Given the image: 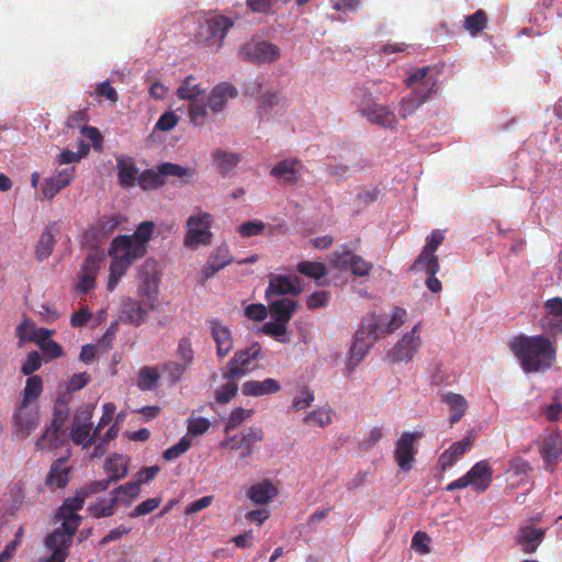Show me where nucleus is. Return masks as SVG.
Here are the masks:
<instances>
[{
  "label": "nucleus",
  "instance_id": "obj_35",
  "mask_svg": "<svg viewBox=\"0 0 562 562\" xmlns=\"http://www.w3.org/2000/svg\"><path fill=\"white\" fill-rule=\"evenodd\" d=\"M66 458H60L55 461L46 476V484L50 487L61 488L69 481V470L65 465Z\"/></svg>",
  "mask_w": 562,
  "mask_h": 562
},
{
  "label": "nucleus",
  "instance_id": "obj_15",
  "mask_svg": "<svg viewBox=\"0 0 562 562\" xmlns=\"http://www.w3.org/2000/svg\"><path fill=\"white\" fill-rule=\"evenodd\" d=\"M109 254L133 265L134 261L143 258L146 251L133 241L132 236L119 235L112 240Z\"/></svg>",
  "mask_w": 562,
  "mask_h": 562
},
{
  "label": "nucleus",
  "instance_id": "obj_41",
  "mask_svg": "<svg viewBox=\"0 0 562 562\" xmlns=\"http://www.w3.org/2000/svg\"><path fill=\"white\" fill-rule=\"evenodd\" d=\"M202 92L203 90L196 82V78L192 75H189L182 80L176 93L181 100L194 101L199 95L202 94Z\"/></svg>",
  "mask_w": 562,
  "mask_h": 562
},
{
  "label": "nucleus",
  "instance_id": "obj_44",
  "mask_svg": "<svg viewBox=\"0 0 562 562\" xmlns=\"http://www.w3.org/2000/svg\"><path fill=\"white\" fill-rule=\"evenodd\" d=\"M123 313L126 315L128 322L135 326H139L147 318V311L135 300H127L124 303Z\"/></svg>",
  "mask_w": 562,
  "mask_h": 562
},
{
  "label": "nucleus",
  "instance_id": "obj_56",
  "mask_svg": "<svg viewBox=\"0 0 562 562\" xmlns=\"http://www.w3.org/2000/svg\"><path fill=\"white\" fill-rule=\"evenodd\" d=\"M87 497V493H85L83 488L77 491L75 496L68 497L64 501L63 505L58 509L59 514H76L77 510H80L83 507Z\"/></svg>",
  "mask_w": 562,
  "mask_h": 562
},
{
  "label": "nucleus",
  "instance_id": "obj_5",
  "mask_svg": "<svg viewBox=\"0 0 562 562\" xmlns=\"http://www.w3.org/2000/svg\"><path fill=\"white\" fill-rule=\"evenodd\" d=\"M493 481V470L486 460L476 462L463 476L452 481L446 486V491L465 488L472 486L476 493L485 492Z\"/></svg>",
  "mask_w": 562,
  "mask_h": 562
},
{
  "label": "nucleus",
  "instance_id": "obj_53",
  "mask_svg": "<svg viewBox=\"0 0 562 562\" xmlns=\"http://www.w3.org/2000/svg\"><path fill=\"white\" fill-rule=\"evenodd\" d=\"M429 70V67H423L412 74L406 79V86L408 88H412L414 85L419 83V86L416 89H426L432 87V93L436 91V81L431 78H427V72Z\"/></svg>",
  "mask_w": 562,
  "mask_h": 562
},
{
  "label": "nucleus",
  "instance_id": "obj_7",
  "mask_svg": "<svg viewBox=\"0 0 562 562\" xmlns=\"http://www.w3.org/2000/svg\"><path fill=\"white\" fill-rule=\"evenodd\" d=\"M393 91L391 83H383L381 81H368L361 86H357L352 90L353 99L357 103L358 111L363 114V110H370V106L375 105L382 95L389 94Z\"/></svg>",
  "mask_w": 562,
  "mask_h": 562
},
{
  "label": "nucleus",
  "instance_id": "obj_22",
  "mask_svg": "<svg viewBox=\"0 0 562 562\" xmlns=\"http://www.w3.org/2000/svg\"><path fill=\"white\" fill-rule=\"evenodd\" d=\"M75 167L65 168L56 176L45 179L42 187L43 198L46 200L54 199L60 190L66 188L74 180Z\"/></svg>",
  "mask_w": 562,
  "mask_h": 562
},
{
  "label": "nucleus",
  "instance_id": "obj_14",
  "mask_svg": "<svg viewBox=\"0 0 562 562\" xmlns=\"http://www.w3.org/2000/svg\"><path fill=\"white\" fill-rule=\"evenodd\" d=\"M233 25L232 21L223 15H216L205 22V26L199 33L206 46L216 49L223 44L226 31Z\"/></svg>",
  "mask_w": 562,
  "mask_h": 562
},
{
  "label": "nucleus",
  "instance_id": "obj_11",
  "mask_svg": "<svg viewBox=\"0 0 562 562\" xmlns=\"http://www.w3.org/2000/svg\"><path fill=\"white\" fill-rule=\"evenodd\" d=\"M262 440L263 430L260 427H250L245 432H243L240 437L232 436L225 438L221 441V447L231 450L243 449L240 458L245 459L252 454L254 443L260 442Z\"/></svg>",
  "mask_w": 562,
  "mask_h": 562
},
{
  "label": "nucleus",
  "instance_id": "obj_18",
  "mask_svg": "<svg viewBox=\"0 0 562 562\" xmlns=\"http://www.w3.org/2000/svg\"><path fill=\"white\" fill-rule=\"evenodd\" d=\"M206 323L209 325L211 336L216 345V356L220 359H223L234 347L232 331L228 326L216 318L209 319Z\"/></svg>",
  "mask_w": 562,
  "mask_h": 562
},
{
  "label": "nucleus",
  "instance_id": "obj_6",
  "mask_svg": "<svg viewBox=\"0 0 562 562\" xmlns=\"http://www.w3.org/2000/svg\"><path fill=\"white\" fill-rule=\"evenodd\" d=\"M92 411L93 408L90 406L80 407L72 417L70 439L83 449L91 447L98 438V435H94V429H92Z\"/></svg>",
  "mask_w": 562,
  "mask_h": 562
},
{
  "label": "nucleus",
  "instance_id": "obj_24",
  "mask_svg": "<svg viewBox=\"0 0 562 562\" xmlns=\"http://www.w3.org/2000/svg\"><path fill=\"white\" fill-rule=\"evenodd\" d=\"M363 117L371 124L379 125L383 128L395 130L397 126V119L394 112L384 104L376 103L370 106V110H363Z\"/></svg>",
  "mask_w": 562,
  "mask_h": 562
},
{
  "label": "nucleus",
  "instance_id": "obj_52",
  "mask_svg": "<svg viewBox=\"0 0 562 562\" xmlns=\"http://www.w3.org/2000/svg\"><path fill=\"white\" fill-rule=\"evenodd\" d=\"M154 227H155V224L154 222L151 221H145V222H142L136 231L134 232L133 235H131L133 237V241L138 245L139 247H142L143 250H147V243L149 241V239L151 238V235L154 233Z\"/></svg>",
  "mask_w": 562,
  "mask_h": 562
},
{
  "label": "nucleus",
  "instance_id": "obj_17",
  "mask_svg": "<svg viewBox=\"0 0 562 562\" xmlns=\"http://www.w3.org/2000/svg\"><path fill=\"white\" fill-rule=\"evenodd\" d=\"M304 166L297 158H288L277 162L270 170V176L284 184L294 186L301 177Z\"/></svg>",
  "mask_w": 562,
  "mask_h": 562
},
{
  "label": "nucleus",
  "instance_id": "obj_51",
  "mask_svg": "<svg viewBox=\"0 0 562 562\" xmlns=\"http://www.w3.org/2000/svg\"><path fill=\"white\" fill-rule=\"evenodd\" d=\"M486 23L487 15L481 9L464 19V27L471 35H476L482 32L486 27Z\"/></svg>",
  "mask_w": 562,
  "mask_h": 562
},
{
  "label": "nucleus",
  "instance_id": "obj_45",
  "mask_svg": "<svg viewBox=\"0 0 562 562\" xmlns=\"http://www.w3.org/2000/svg\"><path fill=\"white\" fill-rule=\"evenodd\" d=\"M296 270L301 274L314 280H319L328 273L326 266L319 261H301L297 263Z\"/></svg>",
  "mask_w": 562,
  "mask_h": 562
},
{
  "label": "nucleus",
  "instance_id": "obj_39",
  "mask_svg": "<svg viewBox=\"0 0 562 562\" xmlns=\"http://www.w3.org/2000/svg\"><path fill=\"white\" fill-rule=\"evenodd\" d=\"M189 369L186 363L178 360L165 361L160 367L162 376L171 384L180 382Z\"/></svg>",
  "mask_w": 562,
  "mask_h": 562
},
{
  "label": "nucleus",
  "instance_id": "obj_2",
  "mask_svg": "<svg viewBox=\"0 0 562 562\" xmlns=\"http://www.w3.org/2000/svg\"><path fill=\"white\" fill-rule=\"evenodd\" d=\"M509 349L519 360L522 370L536 373L549 370L557 358V349L552 341L543 336L519 335L509 342Z\"/></svg>",
  "mask_w": 562,
  "mask_h": 562
},
{
  "label": "nucleus",
  "instance_id": "obj_38",
  "mask_svg": "<svg viewBox=\"0 0 562 562\" xmlns=\"http://www.w3.org/2000/svg\"><path fill=\"white\" fill-rule=\"evenodd\" d=\"M439 267L440 265L438 257L434 252L422 249L420 254L413 262L411 270L425 271L427 274H432L439 271Z\"/></svg>",
  "mask_w": 562,
  "mask_h": 562
},
{
  "label": "nucleus",
  "instance_id": "obj_10",
  "mask_svg": "<svg viewBox=\"0 0 562 562\" xmlns=\"http://www.w3.org/2000/svg\"><path fill=\"white\" fill-rule=\"evenodd\" d=\"M71 544L69 536L61 535L59 528L54 529L44 539V548L48 555L43 558L42 562H65Z\"/></svg>",
  "mask_w": 562,
  "mask_h": 562
},
{
  "label": "nucleus",
  "instance_id": "obj_34",
  "mask_svg": "<svg viewBox=\"0 0 562 562\" xmlns=\"http://www.w3.org/2000/svg\"><path fill=\"white\" fill-rule=\"evenodd\" d=\"M213 161L222 176L229 173L240 162V155L216 148L212 151Z\"/></svg>",
  "mask_w": 562,
  "mask_h": 562
},
{
  "label": "nucleus",
  "instance_id": "obj_16",
  "mask_svg": "<svg viewBox=\"0 0 562 562\" xmlns=\"http://www.w3.org/2000/svg\"><path fill=\"white\" fill-rule=\"evenodd\" d=\"M303 292L299 277L290 276H270L269 285L266 290V297L271 301L273 296L285 294L299 295Z\"/></svg>",
  "mask_w": 562,
  "mask_h": 562
},
{
  "label": "nucleus",
  "instance_id": "obj_3",
  "mask_svg": "<svg viewBox=\"0 0 562 562\" xmlns=\"http://www.w3.org/2000/svg\"><path fill=\"white\" fill-rule=\"evenodd\" d=\"M213 221L211 213L196 209L195 212L188 217L186 223L187 232L183 240L184 246L196 248L199 246L211 245L213 237L211 227Z\"/></svg>",
  "mask_w": 562,
  "mask_h": 562
},
{
  "label": "nucleus",
  "instance_id": "obj_9",
  "mask_svg": "<svg viewBox=\"0 0 562 562\" xmlns=\"http://www.w3.org/2000/svg\"><path fill=\"white\" fill-rule=\"evenodd\" d=\"M69 416V407H55L50 425L46 428L44 434L36 440L35 447L38 450L57 448L61 440L59 438V430L64 426Z\"/></svg>",
  "mask_w": 562,
  "mask_h": 562
},
{
  "label": "nucleus",
  "instance_id": "obj_55",
  "mask_svg": "<svg viewBox=\"0 0 562 562\" xmlns=\"http://www.w3.org/2000/svg\"><path fill=\"white\" fill-rule=\"evenodd\" d=\"M207 108H209L207 103L204 104L198 100L191 101L189 109H188V114H189L190 122L194 126L204 125V123L207 120Z\"/></svg>",
  "mask_w": 562,
  "mask_h": 562
},
{
  "label": "nucleus",
  "instance_id": "obj_58",
  "mask_svg": "<svg viewBox=\"0 0 562 562\" xmlns=\"http://www.w3.org/2000/svg\"><path fill=\"white\" fill-rule=\"evenodd\" d=\"M103 256L94 249L88 254L81 266V272L97 278Z\"/></svg>",
  "mask_w": 562,
  "mask_h": 562
},
{
  "label": "nucleus",
  "instance_id": "obj_59",
  "mask_svg": "<svg viewBox=\"0 0 562 562\" xmlns=\"http://www.w3.org/2000/svg\"><path fill=\"white\" fill-rule=\"evenodd\" d=\"M158 170H159L162 179H165L167 177L182 178V177H187V176H192V171L190 168L182 167L180 165L172 164V162H164V164L159 165Z\"/></svg>",
  "mask_w": 562,
  "mask_h": 562
},
{
  "label": "nucleus",
  "instance_id": "obj_32",
  "mask_svg": "<svg viewBox=\"0 0 562 562\" xmlns=\"http://www.w3.org/2000/svg\"><path fill=\"white\" fill-rule=\"evenodd\" d=\"M277 495V487L268 480L251 485L247 492L248 498L256 505H266Z\"/></svg>",
  "mask_w": 562,
  "mask_h": 562
},
{
  "label": "nucleus",
  "instance_id": "obj_8",
  "mask_svg": "<svg viewBox=\"0 0 562 562\" xmlns=\"http://www.w3.org/2000/svg\"><path fill=\"white\" fill-rule=\"evenodd\" d=\"M423 437L422 432L405 431L395 442L394 460L403 472H409L413 469L417 447L415 442Z\"/></svg>",
  "mask_w": 562,
  "mask_h": 562
},
{
  "label": "nucleus",
  "instance_id": "obj_50",
  "mask_svg": "<svg viewBox=\"0 0 562 562\" xmlns=\"http://www.w3.org/2000/svg\"><path fill=\"white\" fill-rule=\"evenodd\" d=\"M331 408L327 405L316 408L304 417V423L311 426L325 427L331 424Z\"/></svg>",
  "mask_w": 562,
  "mask_h": 562
},
{
  "label": "nucleus",
  "instance_id": "obj_21",
  "mask_svg": "<svg viewBox=\"0 0 562 562\" xmlns=\"http://www.w3.org/2000/svg\"><path fill=\"white\" fill-rule=\"evenodd\" d=\"M237 89L229 82H221L216 85L207 97V106L213 113L222 112L228 99L236 98Z\"/></svg>",
  "mask_w": 562,
  "mask_h": 562
},
{
  "label": "nucleus",
  "instance_id": "obj_47",
  "mask_svg": "<svg viewBox=\"0 0 562 562\" xmlns=\"http://www.w3.org/2000/svg\"><path fill=\"white\" fill-rule=\"evenodd\" d=\"M160 374L155 367H143L138 373L137 386L142 391H150L156 387Z\"/></svg>",
  "mask_w": 562,
  "mask_h": 562
},
{
  "label": "nucleus",
  "instance_id": "obj_57",
  "mask_svg": "<svg viewBox=\"0 0 562 562\" xmlns=\"http://www.w3.org/2000/svg\"><path fill=\"white\" fill-rule=\"evenodd\" d=\"M139 493L140 485L136 481H130L113 491L114 496H122L125 498V502H122L125 505H130L132 501L139 495Z\"/></svg>",
  "mask_w": 562,
  "mask_h": 562
},
{
  "label": "nucleus",
  "instance_id": "obj_36",
  "mask_svg": "<svg viewBox=\"0 0 562 562\" xmlns=\"http://www.w3.org/2000/svg\"><path fill=\"white\" fill-rule=\"evenodd\" d=\"M442 401L448 405L451 412L449 418L450 425L452 426L460 422L468 408L467 400L461 394L449 392L443 395Z\"/></svg>",
  "mask_w": 562,
  "mask_h": 562
},
{
  "label": "nucleus",
  "instance_id": "obj_12",
  "mask_svg": "<svg viewBox=\"0 0 562 562\" xmlns=\"http://www.w3.org/2000/svg\"><path fill=\"white\" fill-rule=\"evenodd\" d=\"M240 54L247 61L263 64L277 60L280 57V49L272 43L261 41L245 44Z\"/></svg>",
  "mask_w": 562,
  "mask_h": 562
},
{
  "label": "nucleus",
  "instance_id": "obj_49",
  "mask_svg": "<svg viewBox=\"0 0 562 562\" xmlns=\"http://www.w3.org/2000/svg\"><path fill=\"white\" fill-rule=\"evenodd\" d=\"M195 351L189 337H181L177 342V360L186 363L189 368L193 366Z\"/></svg>",
  "mask_w": 562,
  "mask_h": 562
},
{
  "label": "nucleus",
  "instance_id": "obj_48",
  "mask_svg": "<svg viewBox=\"0 0 562 562\" xmlns=\"http://www.w3.org/2000/svg\"><path fill=\"white\" fill-rule=\"evenodd\" d=\"M120 502H125V498L122 496H113L108 502H100L89 506L88 510L94 518L110 517L114 514L115 506Z\"/></svg>",
  "mask_w": 562,
  "mask_h": 562
},
{
  "label": "nucleus",
  "instance_id": "obj_46",
  "mask_svg": "<svg viewBox=\"0 0 562 562\" xmlns=\"http://www.w3.org/2000/svg\"><path fill=\"white\" fill-rule=\"evenodd\" d=\"M286 100L280 92L268 91L261 95L259 114L266 115L274 108L284 109Z\"/></svg>",
  "mask_w": 562,
  "mask_h": 562
},
{
  "label": "nucleus",
  "instance_id": "obj_60",
  "mask_svg": "<svg viewBox=\"0 0 562 562\" xmlns=\"http://www.w3.org/2000/svg\"><path fill=\"white\" fill-rule=\"evenodd\" d=\"M262 333L269 336L277 338L278 341L288 342L289 339L285 338L286 335V323L278 322H267L262 326Z\"/></svg>",
  "mask_w": 562,
  "mask_h": 562
},
{
  "label": "nucleus",
  "instance_id": "obj_28",
  "mask_svg": "<svg viewBox=\"0 0 562 562\" xmlns=\"http://www.w3.org/2000/svg\"><path fill=\"white\" fill-rule=\"evenodd\" d=\"M233 262L227 245L218 246L202 269L205 279L214 277L221 269Z\"/></svg>",
  "mask_w": 562,
  "mask_h": 562
},
{
  "label": "nucleus",
  "instance_id": "obj_42",
  "mask_svg": "<svg viewBox=\"0 0 562 562\" xmlns=\"http://www.w3.org/2000/svg\"><path fill=\"white\" fill-rule=\"evenodd\" d=\"M110 276L106 284L108 291H114L120 279L125 276L127 269L132 266L131 263L119 259L115 256H111Z\"/></svg>",
  "mask_w": 562,
  "mask_h": 562
},
{
  "label": "nucleus",
  "instance_id": "obj_13",
  "mask_svg": "<svg viewBox=\"0 0 562 562\" xmlns=\"http://www.w3.org/2000/svg\"><path fill=\"white\" fill-rule=\"evenodd\" d=\"M543 311L544 314L539 322L542 330L550 336L562 334V297L548 299L543 303Z\"/></svg>",
  "mask_w": 562,
  "mask_h": 562
},
{
  "label": "nucleus",
  "instance_id": "obj_40",
  "mask_svg": "<svg viewBox=\"0 0 562 562\" xmlns=\"http://www.w3.org/2000/svg\"><path fill=\"white\" fill-rule=\"evenodd\" d=\"M43 392V379L40 375H31L26 379L21 405L29 407Z\"/></svg>",
  "mask_w": 562,
  "mask_h": 562
},
{
  "label": "nucleus",
  "instance_id": "obj_54",
  "mask_svg": "<svg viewBox=\"0 0 562 562\" xmlns=\"http://www.w3.org/2000/svg\"><path fill=\"white\" fill-rule=\"evenodd\" d=\"M57 517L63 519L61 528H59V532L61 535L69 536V539L72 540V537L75 536L76 531L78 530L80 522H81V516L78 514H59L57 513Z\"/></svg>",
  "mask_w": 562,
  "mask_h": 562
},
{
  "label": "nucleus",
  "instance_id": "obj_1",
  "mask_svg": "<svg viewBox=\"0 0 562 562\" xmlns=\"http://www.w3.org/2000/svg\"><path fill=\"white\" fill-rule=\"evenodd\" d=\"M406 316V310L398 306L393 308L390 321L374 312L367 314L361 319L360 326L353 336V342L348 352V367L352 370L358 366L364 359L374 341L397 330L404 324Z\"/></svg>",
  "mask_w": 562,
  "mask_h": 562
},
{
  "label": "nucleus",
  "instance_id": "obj_26",
  "mask_svg": "<svg viewBox=\"0 0 562 562\" xmlns=\"http://www.w3.org/2000/svg\"><path fill=\"white\" fill-rule=\"evenodd\" d=\"M16 431L25 437L35 430L40 424V414L37 411H29V407L20 405L13 415Z\"/></svg>",
  "mask_w": 562,
  "mask_h": 562
},
{
  "label": "nucleus",
  "instance_id": "obj_30",
  "mask_svg": "<svg viewBox=\"0 0 562 562\" xmlns=\"http://www.w3.org/2000/svg\"><path fill=\"white\" fill-rule=\"evenodd\" d=\"M281 390L280 383L272 378H267L263 381L251 380L243 383L241 393L245 396H263L276 394Z\"/></svg>",
  "mask_w": 562,
  "mask_h": 562
},
{
  "label": "nucleus",
  "instance_id": "obj_62",
  "mask_svg": "<svg viewBox=\"0 0 562 562\" xmlns=\"http://www.w3.org/2000/svg\"><path fill=\"white\" fill-rule=\"evenodd\" d=\"M544 416L550 422L562 419V392L557 391L553 395V402L543 409Z\"/></svg>",
  "mask_w": 562,
  "mask_h": 562
},
{
  "label": "nucleus",
  "instance_id": "obj_27",
  "mask_svg": "<svg viewBox=\"0 0 562 562\" xmlns=\"http://www.w3.org/2000/svg\"><path fill=\"white\" fill-rule=\"evenodd\" d=\"M120 223L121 217L117 214L102 216L90 226L88 235L93 241L100 243L112 234Z\"/></svg>",
  "mask_w": 562,
  "mask_h": 562
},
{
  "label": "nucleus",
  "instance_id": "obj_20",
  "mask_svg": "<svg viewBox=\"0 0 562 562\" xmlns=\"http://www.w3.org/2000/svg\"><path fill=\"white\" fill-rule=\"evenodd\" d=\"M540 454L546 464V470L553 472L562 456V437L558 431L549 434L540 447Z\"/></svg>",
  "mask_w": 562,
  "mask_h": 562
},
{
  "label": "nucleus",
  "instance_id": "obj_29",
  "mask_svg": "<svg viewBox=\"0 0 562 562\" xmlns=\"http://www.w3.org/2000/svg\"><path fill=\"white\" fill-rule=\"evenodd\" d=\"M58 233L59 227L56 223H50L45 226L35 247L37 260L43 261L52 255L56 243L55 236Z\"/></svg>",
  "mask_w": 562,
  "mask_h": 562
},
{
  "label": "nucleus",
  "instance_id": "obj_23",
  "mask_svg": "<svg viewBox=\"0 0 562 562\" xmlns=\"http://www.w3.org/2000/svg\"><path fill=\"white\" fill-rule=\"evenodd\" d=\"M419 347L420 339H413L411 335H404L387 352V358L394 363L408 362L414 358Z\"/></svg>",
  "mask_w": 562,
  "mask_h": 562
},
{
  "label": "nucleus",
  "instance_id": "obj_43",
  "mask_svg": "<svg viewBox=\"0 0 562 562\" xmlns=\"http://www.w3.org/2000/svg\"><path fill=\"white\" fill-rule=\"evenodd\" d=\"M139 296L142 297L143 303L150 310L158 308V285L155 281H150L146 278L144 283L139 286Z\"/></svg>",
  "mask_w": 562,
  "mask_h": 562
},
{
  "label": "nucleus",
  "instance_id": "obj_31",
  "mask_svg": "<svg viewBox=\"0 0 562 562\" xmlns=\"http://www.w3.org/2000/svg\"><path fill=\"white\" fill-rule=\"evenodd\" d=\"M269 308L276 321L288 324L297 308V302L288 297L271 299V301H269Z\"/></svg>",
  "mask_w": 562,
  "mask_h": 562
},
{
  "label": "nucleus",
  "instance_id": "obj_4",
  "mask_svg": "<svg viewBox=\"0 0 562 562\" xmlns=\"http://www.w3.org/2000/svg\"><path fill=\"white\" fill-rule=\"evenodd\" d=\"M261 353L259 342H254L245 349H239L228 361L226 370L223 372V379L226 381H237L246 374L259 368L257 360Z\"/></svg>",
  "mask_w": 562,
  "mask_h": 562
},
{
  "label": "nucleus",
  "instance_id": "obj_63",
  "mask_svg": "<svg viewBox=\"0 0 562 562\" xmlns=\"http://www.w3.org/2000/svg\"><path fill=\"white\" fill-rule=\"evenodd\" d=\"M165 179H162L159 170H146L138 177V183L142 188H159L165 184Z\"/></svg>",
  "mask_w": 562,
  "mask_h": 562
},
{
  "label": "nucleus",
  "instance_id": "obj_64",
  "mask_svg": "<svg viewBox=\"0 0 562 562\" xmlns=\"http://www.w3.org/2000/svg\"><path fill=\"white\" fill-rule=\"evenodd\" d=\"M314 400V392L311 389L304 386L300 391V393L293 398L291 408L295 412L303 411L310 407Z\"/></svg>",
  "mask_w": 562,
  "mask_h": 562
},
{
  "label": "nucleus",
  "instance_id": "obj_33",
  "mask_svg": "<svg viewBox=\"0 0 562 562\" xmlns=\"http://www.w3.org/2000/svg\"><path fill=\"white\" fill-rule=\"evenodd\" d=\"M116 168L119 184L122 188L134 187L138 180V169L136 168L134 160L132 158L117 157Z\"/></svg>",
  "mask_w": 562,
  "mask_h": 562
},
{
  "label": "nucleus",
  "instance_id": "obj_19",
  "mask_svg": "<svg viewBox=\"0 0 562 562\" xmlns=\"http://www.w3.org/2000/svg\"><path fill=\"white\" fill-rule=\"evenodd\" d=\"M547 533L546 528H535L532 526H521L515 535V541L522 552L527 554L535 553L542 543Z\"/></svg>",
  "mask_w": 562,
  "mask_h": 562
},
{
  "label": "nucleus",
  "instance_id": "obj_37",
  "mask_svg": "<svg viewBox=\"0 0 562 562\" xmlns=\"http://www.w3.org/2000/svg\"><path fill=\"white\" fill-rule=\"evenodd\" d=\"M105 471L110 481L116 482L124 479L128 472V459L122 454H113L105 460Z\"/></svg>",
  "mask_w": 562,
  "mask_h": 562
},
{
  "label": "nucleus",
  "instance_id": "obj_25",
  "mask_svg": "<svg viewBox=\"0 0 562 562\" xmlns=\"http://www.w3.org/2000/svg\"><path fill=\"white\" fill-rule=\"evenodd\" d=\"M432 94V87L426 89H414L409 94L402 98L398 106V114L402 119H407L423 105Z\"/></svg>",
  "mask_w": 562,
  "mask_h": 562
},
{
  "label": "nucleus",
  "instance_id": "obj_61",
  "mask_svg": "<svg viewBox=\"0 0 562 562\" xmlns=\"http://www.w3.org/2000/svg\"><path fill=\"white\" fill-rule=\"evenodd\" d=\"M475 435L471 431L462 440L453 442L447 450L458 461L474 443Z\"/></svg>",
  "mask_w": 562,
  "mask_h": 562
}]
</instances>
